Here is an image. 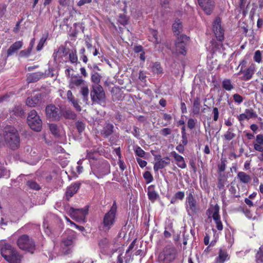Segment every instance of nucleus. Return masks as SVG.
<instances>
[{
	"instance_id": "nucleus-1",
	"label": "nucleus",
	"mask_w": 263,
	"mask_h": 263,
	"mask_svg": "<svg viewBox=\"0 0 263 263\" xmlns=\"http://www.w3.org/2000/svg\"><path fill=\"white\" fill-rule=\"evenodd\" d=\"M98 156L97 152L87 153V157L89 160L91 172L90 175L92 173L98 178H101L103 176L110 173V165L108 162L103 159L96 158Z\"/></svg>"
},
{
	"instance_id": "nucleus-2",
	"label": "nucleus",
	"mask_w": 263,
	"mask_h": 263,
	"mask_svg": "<svg viewBox=\"0 0 263 263\" xmlns=\"http://www.w3.org/2000/svg\"><path fill=\"white\" fill-rule=\"evenodd\" d=\"M20 144V138L16 129L11 126L5 128L4 134L0 135V146L7 144L11 148H16Z\"/></svg>"
},
{
	"instance_id": "nucleus-3",
	"label": "nucleus",
	"mask_w": 263,
	"mask_h": 263,
	"mask_svg": "<svg viewBox=\"0 0 263 263\" xmlns=\"http://www.w3.org/2000/svg\"><path fill=\"white\" fill-rule=\"evenodd\" d=\"M2 256L10 263H20L22 256L10 245L6 244L1 249Z\"/></svg>"
},
{
	"instance_id": "nucleus-4",
	"label": "nucleus",
	"mask_w": 263,
	"mask_h": 263,
	"mask_svg": "<svg viewBox=\"0 0 263 263\" xmlns=\"http://www.w3.org/2000/svg\"><path fill=\"white\" fill-rule=\"evenodd\" d=\"M177 251L173 246H167L159 254L158 261L159 263H171L175 259Z\"/></svg>"
},
{
	"instance_id": "nucleus-5",
	"label": "nucleus",
	"mask_w": 263,
	"mask_h": 263,
	"mask_svg": "<svg viewBox=\"0 0 263 263\" xmlns=\"http://www.w3.org/2000/svg\"><path fill=\"white\" fill-rule=\"evenodd\" d=\"M69 236L64 237L60 243V251L62 254H68L71 252L73 247L75 233L74 231L69 230L68 231Z\"/></svg>"
},
{
	"instance_id": "nucleus-6",
	"label": "nucleus",
	"mask_w": 263,
	"mask_h": 263,
	"mask_svg": "<svg viewBox=\"0 0 263 263\" xmlns=\"http://www.w3.org/2000/svg\"><path fill=\"white\" fill-rule=\"evenodd\" d=\"M117 213V205L114 203L110 210L106 213L103 219V228L105 230H109L114 224Z\"/></svg>"
},
{
	"instance_id": "nucleus-7",
	"label": "nucleus",
	"mask_w": 263,
	"mask_h": 263,
	"mask_svg": "<svg viewBox=\"0 0 263 263\" xmlns=\"http://www.w3.org/2000/svg\"><path fill=\"white\" fill-rule=\"evenodd\" d=\"M27 122L30 127L36 132H39L42 129V121L36 111L31 110L28 116Z\"/></svg>"
},
{
	"instance_id": "nucleus-8",
	"label": "nucleus",
	"mask_w": 263,
	"mask_h": 263,
	"mask_svg": "<svg viewBox=\"0 0 263 263\" xmlns=\"http://www.w3.org/2000/svg\"><path fill=\"white\" fill-rule=\"evenodd\" d=\"M220 208L218 204L211 205L207 211V215L209 218L212 217L214 220L217 229L219 231L223 229V225L219 215Z\"/></svg>"
},
{
	"instance_id": "nucleus-9",
	"label": "nucleus",
	"mask_w": 263,
	"mask_h": 263,
	"mask_svg": "<svg viewBox=\"0 0 263 263\" xmlns=\"http://www.w3.org/2000/svg\"><path fill=\"white\" fill-rule=\"evenodd\" d=\"M88 208L85 206L83 209H74L71 208L69 213L72 218L78 222H85V217L88 214Z\"/></svg>"
},
{
	"instance_id": "nucleus-10",
	"label": "nucleus",
	"mask_w": 263,
	"mask_h": 263,
	"mask_svg": "<svg viewBox=\"0 0 263 263\" xmlns=\"http://www.w3.org/2000/svg\"><path fill=\"white\" fill-rule=\"evenodd\" d=\"M90 96L93 102L101 103L105 101V92L103 87L100 85H93Z\"/></svg>"
},
{
	"instance_id": "nucleus-11",
	"label": "nucleus",
	"mask_w": 263,
	"mask_h": 263,
	"mask_svg": "<svg viewBox=\"0 0 263 263\" xmlns=\"http://www.w3.org/2000/svg\"><path fill=\"white\" fill-rule=\"evenodd\" d=\"M17 245L21 249L29 252H32L34 247V242L27 235H23L18 238Z\"/></svg>"
},
{
	"instance_id": "nucleus-12",
	"label": "nucleus",
	"mask_w": 263,
	"mask_h": 263,
	"mask_svg": "<svg viewBox=\"0 0 263 263\" xmlns=\"http://www.w3.org/2000/svg\"><path fill=\"white\" fill-rule=\"evenodd\" d=\"M185 205L187 212L190 216L194 215L199 210V206L196 200L192 194H190L187 196Z\"/></svg>"
},
{
	"instance_id": "nucleus-13",
	"label": "nucleus",
	"mask_w": 263,
	"mask_h": 263,
	"mask_svg": "<svg viewBox=\"0 0 263 263\" xmlns=\"http://www.w3.org/2000/svg\"><path fill=\"white\" fill-rule=\"evenodd\" d=\"M188 41L189 37L185 35H181L178 37L175 42V53L177 54H185V46Z\"/></svg>"
},
{
	"instance_id": "nucleus-14",
	"label": "nucleus",
	"mask_w": 263,
	"mask_h": 263,
	"mask_svg": "<svg viewBox=\"0 0 263 263\" xmlns=\"http://www.w3.org/2000/svg\"><path fill=\"white\" fill-rule=\"evenodd\" d=\"M213 30L218 41H221L223 39L224 31L221 26V20L219 17L216 18L213 23Z\"/></svg>"
},
{
	"instance_id": "nucleus-15",
	"label": "nucleus",
	"mask_w": 263,
	"mask_h": 263,
	"mask_svg": "<svg viewBox=\"0 0 263 263\" xmlns=\"http://www.w3.org/2000/svg\"><path fill=\"white\" fill-rule=\"evenodd\" d=\"M46 114L47 117L52 120H59L60 118L59 110L53 105H49L46 107Z\"/></svg>"
},
{
	"instance_id": "nucleus-16",
	"label": "nucleus",
	"mask_w": 263,
	"mask_h": 263,
	"mask_svg": "<svg viewBox=\"0 0 263 263\" xmlns=\"http://www.w3.org/2000/svg\"><path fill=\"white\" fill-rule=\"evenodd\" d=\"M199 5L207 14H210L214 7L213 0H197Z\"/></svg>"
},
{
	"instance_id": "nucleus-17",
	"label": "nucleus",
	"mask_w": 263,
	"mask_h": 263,
	"mask_svg": "<svg viewBox=\"0 0 263 263\" xmlns=\"http://www.w3.org/2000/svg\"><path fill=\"white\" fill-rule=\"evenodd\" d=\"M257 117V115L253 109H247L243 113L238 116L237 119L239 121H242L245 120H249Z\"/></svg>"
},
{
	"instance_id": "nucleus-18",
	"label": "nucleus",
	"mask_w": 263,
	"mask_h": 263,
	"mask_svg": "<svg viewBox=\"0 0 263 263\" xmlns=\"http://www.w3.org/2000/svg\"><path fill=\"white\" fill-rule=\"evenodd\" d=\"M41 95L37 93L33 97H28L26 101V105L29 107H34L41 102Z\"/></svg>"
},
{
	"instance_id": "nucleus-19",
	"label": "nucleus",
	"mask_w": 263,
	"mask_h": 263,
	"mask_svg": "<svg viewBox=\"0 0 263 263\" xmlns=\"http://www.w3.org/2000/svg\"><path fill=\"white\" fill-rule=\"evenodd\" d=\"M50 130L54 136L61 137L65 136V132L62 127H59L56 124L49 125Z\"/></svg>"
},
{
	"instance_id": "nucleus-20",
	"label": "nucleus",
	"mask_w": 263,
	"mask_h": 263,
	"mask_svg": "<svg viewBox=\"0 0 263 263\" xmlns=\"http://www.w3.org/2000/svg\"><path fill=\"white\" fill-rule=\"evenodd\" d=\"M255 69V65L254 63H252L250 66L243 72L244 74L242 78V80L245 81H248L250 80L254 74Z\"/></svg>"
},
{
	"instance_id": "nucleus-21",
	"label": "nucleus",
	"mask_w": 263,
	"mask_h": 263,
	"mask_svg": "<svg viewBox=\"0 0 263 263\" xmlns=\"http://www.w3.org/2000/svg\"><path fill=\"white\" fill-rule=\"evenodd\" d=\"M171 155L174 158L176 164L179 167L185 168L186 167L184 159L182 156L179 155L175 152H172Z\"/></svg>"
},
{
	"instance_id": "nucleus-22",
	"label": "nucleus",
	"mask_w": 263,
	"mask_h": 263,
	"mask_svg": "<svg viewBox=\"0 0 263 263\" xmlns=\"http://www.w3.org/2000/svg\"><path fill=\"white\" fill-rule=\"evenodd\" d=\"M85 84V81L80 77L77 76L72 77L69 82V87L71 89L76 87L82 86Z\"/></svg>"
},
{
	"instance_id": "nucleus-23",
	"label": "nucleus",
	"mask_w": 263,
	"mask_h": 263,
	"mask_svg": "<svg viewBox=\"0 0 263 263\" xmlns=\"http://www.w3.org/2000/svg\"><path fill=\"white\" fill-rule=\"evenodd\" d=\"M229 259L228 253L226 250L220 249L218 256L216 258V263H224Z\"/></svg>"
},
{
	"instance_id": "nucleus-24",
	"label": "nucleus",
	"mask_w": 263,
	"mask_h": 263,
	"mask_svg": "<svg viewBox=\"0 0 263 263\" xmlns=\"http://www.w3.org/2000/svg\"><path fill=\"white\" fill-rule=\"evenodd\" d=\"M23 43L22 41H17L13 44L7 50V55L10 56L22 48Z\"/></svg>"
},
{
	"instance_id": "nucleus-25",
	"label": "nucleus",
	"mask_w": 263,
	"mask_h": 263,
	"mask_svg": "<svg viewBox=\"0 0 263 263\" xmlns=\"http://www.w3.org/2000/svg\"><path fill=\"white\" fill-rule=\"evenodd\" d=\"M166 160L160 159L157 161L154 164V169L155 171H158L160 169H162L165 167L166 165L169 164L170 163V159L169 158H166Z\"/></svg>"
},
{
	"instance_id": "nucleus-26",
	"label": "nucleus",
	"mask_w": 263,
	"mask_h": 263,
	"mask_svg": "<svg viewBox=\"0 0 263 263\" xmlns=\"http://www.w3.org/2000/svg\"><path fill=\"white\" fill-rule=\"evenodd\" d=\"M147 195L149 200L152 202L156 201L158 197V194L155 191L154 186L153 185H150L147 188Z\"/></svg>"
},
{
	"instance_id": "nucleus-27",
	"label": "nucleus",
	"mask_w": 263,
	"mask_h": 263,
	"mask_svg": "<svg viewBox=\"0 0 263 263\" xmlns=\"http://www.w3.org/2000/svg\"><path fill=\"white\" fill-rule=\"evenodd\" d=\"M237 178L243 183H248L251 180V177L243 172H239L237 174Z\"/></svg>"
},
{
	"instance_id": "nucleus-28",
	"label": "nucleus",
	"mask_w": 263,
	"mask_h": 263,
	"mask_svg": "<svg viewBox=\"0 0 263 263\" xmlns=\"http://www.w3.org/2000/svg\"><path fill=\"white\" fill-rule=\"evenodd\" d=\"M79 188V185L77 183H74L70 186L66 192V197L68 199L72 197L78 191Z\"/></svg>"
},
{
	"instance_id": "nucleus-29",
	"label": "nucleus",
	"mask_w": 263,
	"mask_h": 263,
	"mask_svg": "<svg viewBox=\"0 0 263 263\" xmlns=\"http://www.w3.org/2000/svg\"><path fill=\"white\" fill-rule=\"evenodd\" d=\"M44 74L41 72H35L29 74L27 77V81L29 83L36 82L43 77Z\"/></svg>"
},
{
	"instance_id": "nucleus-30",
	"label": "nucleus",
	"mask_w": 263,
	"mask_h": 263,
	"mask_svg": "<svg viewBox=\"0 0 263 263\" xmlns=\"http://www.w3.org/2000/svg\"><path fill=\"white\" fill-rule=\"evenodd\" d=\"M113 128L114 126L112 124H106L101 133L105 137H107L112 134L113 132Z\"/></svg>"
},
{
	"instance_id": "nucleus-31",
	"label": "nucleus",
	"mask_w": 263,
	"mask_h": 263,
	"mask_svg": "<svg viewBox=\"0 0 263 263\" xmlns=\"http://www.w3.org/2000/svg\"><path fill=\"white\" fill-rule=\"evenodd\" d=\"M151 36H149V40L155 44H158L161 43V40L158 36L157 31L154 30L151 31Z\"/></svg>"
},
{
	"instance_id": "nucleus-32",
	"label": "nucleus",
	"mask_w": 263,
	"mask_h": 263,
	"mask_svg": "<svg viewBox=\"0 0 263 263\" xmlns=\"http://www.w3.org/2000/svg\"><path fill=\"white\" fill-rule=\"evenodd\" d=\"M200 103L199 101V99L197 98L195 99L193 103V113L194 115L198 114L200 112Z\"/></svg>"
},
{
	"instance_id": "nucleus-33",
	"label": "nucleus",
	"mask_w": 263,
	"mask_h": 263,
	"mask_svg": "<svg viewBox=\"0 0 263 263\" xmlns=\"http://www.w3.org/2000/svg\"><path fill=\"white\" fill-rule=\"evenodd\" d=\"M182 24L179 20H176L173 24V29L174 32L178 34L180 33L182 29Z\"/></svg>"
},
{
	"instance_id": "nucleus-34",
	"label": "nucleus",
	"mask_w": 263,
	"mask_h": 263,
	"mask_svg": "<svg viewBox=\"0 0 263 263\" xmlns=\"http://www.w3.org/2000/svg\"><path fill=\"white\" fill-rule=\"evenodd\" d=\"M222 87L226 90L231 91L234 88V86L229 79H224L222 82Z\"/></svg>"
},
{
	"instance_id": "nucleus-35",
	"label": "nucleus",
	"mask_w": 263,
	"mask_h": 263,
	"mask_svg": "<svg viewBox=\"0 0 263 263\" xmlns=\"http://www.w3.org/2000/svg\"><path fill=\"white\" fill-rule=\"evenodd\" d=\"M109 246L108 240L106 238L100 239L99 241V246L101 249L105 250Z\"/></svg>"
},
{
	"instance_id": "nucleus-36",
	"label": "nucleus",
	"mask_w": 263,
	"mask_h": 263,
	"mask_svg": "<svg viewBox=\"0 0 263 263\" xmlns=\"http://www.w3.org/2000/svg\"><path fill=\"white\" fill-rule=\"evenodd\" d=\"M235 136L236 135L233 133V129L229 128L224 135V137L226 140L230 141L233 139Z\"/></svg>"
},
{
	"instance_id": "nucleus-37",
	"label": "nucleus",
	"mask_w": 263,
	"mask_h": 263,
	"mask_svg": "<svg viewBox=\"0 0 263 263\" xmlns=\"http://www.w3.org/2000/svg\"><path fill=\"white\" fill-rule=\"evenodd\" d=\"M101 76L97 72H95L91 75V79L93 83H95V85H99L100 82Z\"/></svg>"
},
{
	"instance_id": "nucleus-38",
	"label": "nucleus",
	"mask_w": 263,
	"mask_h": 263,
	"mask_svg": "<svg viewBox=\"0 0 263 263\" xmlns=\"http://www.w3.org/2000/svg\"><path fill=\"white\" fill-rule=\"evenodd\" d=\"M81 93L83 96L84 99L87 100L89 93V89L88 87L85 84L81 87Z\"/></svg>"
},
{
	"instance_id": "nucleus-39",
	"label": "nucleus",
	"mask_w": 263,
	"mask_h": 263,
	"mask_svg": "<svg viewBox=\"0 0 263 263\" xmlns=\"http://www.w3.org/2000/svg\"><path fill=\"white\" fill-rule=\"evenodd\" d=\"M152 71L155 73H160L162 72V68L159 63H155L153 64L152 67Z\"/></svg>"
},
{
	"instance_id": "nucleus-40",
	"label": "nucleus",
	"mask_w": 263,
	"mask_h": 263,
	"mask_svg": "<svg viewBox=\"0 0 263 263\" xmlns=\"http://www.w3.org/2000/svg\"><path fill=\"white\" fill-rule=\"evenodd\" d=\"M69 60L70 62L72 63H77L78 62V57L77 55V51L76 50L72 51L70 52L69 55Z\"/></svg>"
},
{
	"instance_id": "nucleus-41",
	"label": "nucleus",
	"mask_w": 263,
	"mask_h": 263,
	"mask_svg": "<svg viewBox=\"0 0 263 263\" xmlns=\"http://www.w3.org/2000/svg\"><path fill=\"white\" fill-rule=\"evenodd\" d=\"M256 259L258 261L263 263V246L259 248L256 254Z\"/></svg>"
},
{
	"instance_id": "nucleus-42",
	"label": "nucleus",
	"mask_w": 263,
	"mask_h": 263,
	"mask_svg": "<svg viewBox=\"0 0 263 263\" xmlns=\"http://www.w3.org/2000/svg\"><path fill=\"white\" fill-rule=\"evenodd\" d=\"M47 36H43L41 39L40 40L39 43L37 44V46L36 47V50L37 51L41 50L44 46V44L46 40Z\"/></svg>"
},
{
	"instance_id": "nucleus-43",
	"label": "nucleus",
	"mask_w": 263,
	"mask_h": 263,
	"mask_svg": "<svg viewBox=\"0 0 263 263\" xmlns=\"http://www.w3.org/2000/svg\"><path fill=\"white\" fill-rule=\"evenodd\" d=\"M262 57L261 52L259 50H257L255 51L254 55V60L258 63H260L261 62Z\"/></svg>"
},
{
	"instance_id": "nucleus-44",
	"label": "nucleus",
	"mask_w": 263,
	"mask_h": 263,
	"mask_svg": "<svg viewBox=\"0 0 263 263\" xmlns=\"http://www.w3.org/2000/svg\"><path fill=\"white\" fill-rule=\"evenodd\" d=\"M28 186L31 189L34 190H39L40 187L35 182L32 181H29L27 182Z\"/></svg>"
},
{
	"instance_id": "nucleus-45",
	"label": "nucleus",
	"mask_w": 263,
	"mask_h": 263,
	"mask_svg": "<svg viewBox=\"0 0 263 263\" xmlns=\"http://www.w3.org/2000/svg\"><path fill=\"white\" fill-rule=\"evenodd\" d=\"M135 152L136 155L140 157H143L145 154V152L139 146L136 147Z\"/></svg>"
},
{
	"instance_id": "nucleus-46",
	"label": "nucleus",
	"mask_w": 263,
	"mask_h": 263,
	"mask_svg": "<svg viewBox=\"0 0 263 263\" xmlns=\"http://www.w3.org/2000/svg\"><path fill=\"white\" fill-rule=\"evenodd\" d=\"M67 221L69 222L70 223V224L71 225V226H73L74 227H75L76 229H77L78 230L81 231H83L84 230V228L82 226H78L77 224H76V223H74V222H73L72 221H71L68 218H67V217H65Z\"/></svg>"
},
{
	"instance_id": "nucleus-47",
	"label": "nucleus",
	"mask_w": 263,
	"mask_h": 263,
	"mask_svg": "<svg viewBox=\"0 0 263 263\" xmlns=\"http://www.w3.org/2000/svg\"><path fill=\"white\" fill-rule=\"evenodd\" d=\"M143 177L148 183H149L153 181V176L151 175V173L149 172H145L143 174Z\"/></svg>"
},
{
	"instance_id": "nucleus-48",
	"label": "nucleus",
	"mask_w": 263,
	"mask_h": 263,
	"mask_svg": "<svg viewBox=\"0 0 263 263\" xmlns=\"http://www.w3.org/2000/svg\"><path fill=\"white\" fill-rule=\"evenodd\" d=\"M233 98L234 101L239 104L242 103L243 100V98L237 93L234 94Z\"/></svg>"
},
{
	"instance_id": "nucleus-49",
	"label": "nucleus",
	"mask_w": 263,
	"mask_h": 263,
	"mask_svg": "<svg viewBox=\"0 0 263 263\" xmlns=\"http://www.w3.org/2000/svg\"><path fill=\"white\" fill-rule=\"evenodd\" d=\"M76 126H77V128L78 131L80 133H81L82 131H83V130L85 128L84 124L83 122H80V121H78V122H77Z\"/></svg>"
},
{
	"instance_id": "nucleus-50",
	"label": "nucleus",
	"mask_w": 263,
	"mask_h": 263,
	"mask_svg": "<svg viewBox=\"0 0 263 263\" xmlns=\"http://www.w3.org/2000/svg\"><path fill=\"white\" fill-rule=\"evenodd\" d=\"M31 49L22 50L20 53V56L21 57H28L31 52Z\"/></svg>"
},
{
	"instance_id": "nucleus-51",
	"label": "nucleus",
	"mask_w": 263,
	"mask_h": 263,
	"mask_svg": "<svg viewBox=\"0 0 263 263\" xmlns=\"http://www.w3.org/2000/svg\"><path fill=\"white\" fill-rule=\"evenodd\" d=\"M64 116L67 118L72 119H74L76 117L75 114L73 112H72L70 110H68V111H66Z\"/></svg>"
},
{
	"instance_id": "nucleus-52",
	"label": "nucleus",
	"mask_w": 263,
	"mask_h": 263,
	"mask_svg": "<svg viewBox=\"0 0 263 263\" xmlns=\"http://www.w3.org/2000/svg\"><path fill=\"white\" fill-rule=\"evenodd\" d=\"M184 197V193L182 191H179V192H177L175 194V196H174V197L176 199H180V200H182L183 199Z\"/></svg>"
},
{
	"instance_id": "nucleus-53",
	"label": "nucleus",
	"mask_w": 263,
	"mask_h": 263,
	"mask_svg": "<svg viewBox=\"0 0 263 263\" xmlns=\"http://www.w3.org/2000/svg\"><path fill=\"white\" fill-rule=\"evenodd\" d=\"M195 125V120L192 118H190L187 121V126L190 129H193Z\"/></svg>"
},
{
	"instance_id": "nucleus-54",
	"label": "nucleus",
	"mask_w": 263,
	"mask_h": 263,
	"mask_svg": "<svg viewBox=\"0 0 263 263\" xmlns=\"http://www.w3.org/2000/svg\"><path fill=\"white\" fill-rule=\"evenodd\" d=\"M213 113L214 115L213 119L216 121L218 120L219 117V111L217 107H214L213 108Z\"/></svg>"
},
{
	"instance_id": "nucleus-55",
	"label": "nucleus",
	"mask_w": 263,
	"mask_h": 263,
	"mask_svg": "<svg viewBox=\"0 0 263 263\" xmlns=\"http://www.w3.org/2000/svg\"><path fill=\"white\" fill-rule=\"evenodd\" d=\"M256 144L263 145V135L259 134L256 136Z\"/></svg>"
},
{
	"instance_id": "nucleus-56",
	"label": "nucleus",
	"mask_w": 263,
	"mask_h": 263,
	"mask_svg": "<svg viewBox=\"0 0 263 263\" xmlns=\"http://www.w3.org/2000/svg\"><path fill=\"white\" fill-rule=\"evenodd\" d=\"M137 162L138 163L139 165L141 167H145L147 164L146 161H145V160H142L140 158H137Z\"/></svg>"
},
{
	"instance_id": "nucleus-57",
	"label": "nucleus",
	"mask_w": 263,
	"mask_h": 263,
	"mask_svg": "<svg viewBox=\"0 0 263 263\" xmlns=\"http://www.w3.org/2000/svg\"><path fill=\"white\" fill-rule=\"evenodd\" d=\"M91 1L92 0H80L78 2L77 5L78 6L81 7L85 4L90 3Z\"/></svg>"
},
{
	"instance_id": "nucleus-58",
	"label": "nucleus",
	"mask_w": 263,
	"mask_h": 263,
	"mask_svg": "<svg viewBox=\"0 0 263 263\" xmlns=\"http://www.w3.org/2000/svg\"><path fill=\"white\" fill-rule=\"evenodd\" d=\"M262 145L255 143L254 144V149L256 151H259L260 152H263V146Z\"/></svg>"
},
{
	"instance_id": "nucleus-59",
	"label": "nucleus",
	"mask_w": 263,
	"mask_h": 263,
	"mask_svg": "<svg viewBox=\"0 0 263 263\" xmlns=\"http://www.w3.org/2000/svg\"><path fill=\"white\" fill-rule=\"evenodd\" d=\"M161 133L163 136H167L170 135L171 133V130L170 128H165L161 130Z\"/></svg>"
},
{
	"instance_id": "nucleus-60",
	"label": "nucleus",
	"mask_w": 263,
	"mask_h": 263,
	"mask_svg": "<svg viewBox=\"0 0 263 263\" xmlns=\"http://www.w3.org/2000/svg\"><path fill=\"white\" fill-rule=\"evenodd\" d=\"M246 64H247V61L245 59H243L240 62L239 66H241V69H240L239 72L238 73V74L243 72V70H242L243 67H245L246 66Z\"/></svg>"
},
{
	"instance_id": "nucleus-61",
	"label": "nucleus",
	"mask_w": 263,
	"mask_h": 263,
	"mask_svg": "<svg viewBox=\"0 0 263 263\" xmlns=\"http://www.w3.org/2000/svg\"><path fill=\"white\" fill-rule=\"evenodd\" d=\"M71 102L72 103L74 107L78 110L80 111L81 110V108L80 106L78 104L77 101H76L74 99L72 100V101H71Z\"/></svg>"
},
{
	"instance_id": "nucleus-62",
	"label": "nucleus",
	"mask_w": 263,
	"mask_h": 263,
	"mask_svg": "<svg viewBox=\"0 0 263 263\" xmlns=\"http://www.w3.org/2000/svg\"><path fill=\"white\" fill-rule=\"evenodd\" d=\"M230 192L235 197L239 196L238 195L236 194V190L235 186L231 185L229 189Z\"/></svg>"
},
{
	"instance_id": "nucleus-63",
	"label": "nucleus",
	"mask_w": 263,
	"mask_h": 263,
	"mask_svg": "<svg viewBox=\"0 0 263 263\" xmlns=\"http://www.w3.org/2000/svg\"><path fill=\"white\" fill-rule=\"evenodd\" d=\"M176 149L180 153H183V152L184 151V145L183 144H179L176 147Z\"/></svg>"
},
{
	"instance_id": "nucleus-64",
	"label": "nucleus",
	"mask_w": 263,
	"mask_h": 263,
	"mask_svg": "<svg viewBox=\"0 0 263 263\" xmlns=\"http://www.w3.org/2000/svg\"><path fill=\"white\" fill-rule=\"evenodd\" d=\"M67 98L69 101H72L74 98L72 96V93L70 90H68L66 93Z\"/></svg>"
}]
</instances>
